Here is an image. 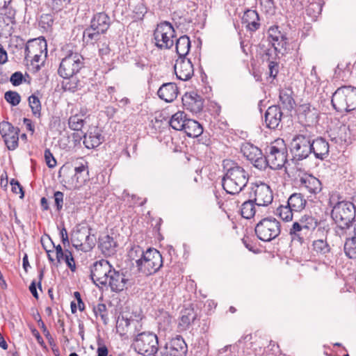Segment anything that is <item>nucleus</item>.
I'll use <instances>...</instances> for the list:
<instances>
[{
    "label": "nucleus",
    "mask_w": 356,
    "mask_h": 356,
    "mask_svg": "<svg viewBox=\"0 0 356 356\" xmlns=\"http://www.w3.org/2000/svg\"><path fill=\"white\" fill-rule=\"evenodd\" d=\"M222 166L225 172L222 178L223 189L231 195L238 194L248 182V173L243 167L230 159L223 160Z\"/></svg>",
    "instance_id": "obj_1"
},
{
    "label": "nucleus",
    "mask_w": 356,
    "mask_h": 356,
    "mask_svg": "<svg viewBox=\"0 0 356 356\" xmlns=\"http://www.w3.org/2000/svg\"><path fill=\"white\" fill-rule=\"evenodd\" d=\"M134 253L140 254V258L136 259V266L138 270L145 275L156 273L163 266L162 255L154 248H149L144 252L140 246H135L129 252L131 259H135Z\"/></svg>",
    "instance_id": "obj_2"
},
{
    "label": "nucleus",
    "mask_w": 356,
    "mask_h": 356,
    "mask_svg": "<svg viewBox=\"0 0 356 356\" xmlns=\"http://www.w3.org/2000/svg\"><path fill=\"white\" fill-rule=\"evenodd\" d=\"M287 148L284 140L277 138L265 148V170L282 168L287 162Z\"/></svg>",
    "instance_id": "obj_3"
},
{
    "label": "nucleus",
    "mask_w": 356,
    "mask_h": 356,
    "mask_svg": "<svg viewBox=\"0 0 356 356\" xmlns=\"http://www.w3.org/2000/svg\"><path fill=\"white\" fill-rule=\"evenodd\" d=\"M318 225L317 220L312 216L304 215L294 222L289 230L292 242L303 244L309 240Z\"/></svg>",
    "instance_id": "obj_4"
},
{
    "label": "nucleus",
    "mask_w": 356,
    "mask_h": 356,
    "mask_svg": "<svg viewBox=\"0 0 356 356\" xmlns=\"http://www.w3.org/2000/svg\"><path fill=\"white\" fill-rule=\"evenodd\" d=\"M332 105L338 112H348L356 108V88L341 86L332 94Z\"/></svg>",
    "instance_id": "obj_5"
},
{
    "label": "nucleus",
    "mask_w": 356,
    "mask_h": 356,
    "mask_svg": "<svg viewBox=\"0 0 356 356\" xmlns=\"http://www.w3.org/2000/svg\"><path fill=\"white\" fill-rule=\"evenodd\" d=\"M131 348L143 356H156L159 350V340L152 332H143L138 334L131 344Z\"/></svg>",
    "instance_id": "obj_6"
},
{
    "label": "nucleus",
    "mask_w": 356,
    "mask_h": 356,
    "mask_svg": "<svg viewBox=\"0 0 356 356\" xmlns=\"http://www.w3.org/2000/svg\"><path fill=\"white\" fill-rule=\"evenodd\" d=\"M313 135L307 130L295 135L290 143V151L294 161H302L311 154Z\"/></svg>",
    "instance_id": "obj_7"
},
{
    "label": "nucleus",
    "mask_w": 356,
    "mask_h": 356,
    "mask_svg": "<svg viewBox=\"0 0 356 356\" xmlns=\"http://www.w3.org/2000/svg\"><path fill=\"white\" fill-rule=\"evenodd\" d=\"M254 232L259 240L270 242L280 234L281 225L275 218H264L257 223Z\"/></svg>",
    "instance_id": "obj_8"
},
{
    "label": "nucleus",
    "mask_w": 356,
    "mask_h": 356,
    "mask_svg": "<svg viewBox=\"0 0 356 356\" xmlns=\"http://www.w3.org/2000/svg\"><path fill=\"white\" fill-rule=\"evenodd\" d=\"M84 67V58L77 52L71 51L63 58L60 63L58 73L62 78L76 75Z\"/></svg>",
    "instance_id": "obj_9"
},
{
    "label": "nucleus",
    "mask_w": 356,
    "mask_h": 356,
    "mask_svg": "<svg viewBox=\"0 0 356 356\" xmlns=\"http://www.w3.org/2000/svg\"><path fill=\"white\" fill-rule=\"evenodd\" d=\"M175 30L172 25L166 21L159 24L154 31V43L160 49H169L173 44L176 38Z\"/></svg>",
    "instance_id": "obj_10"
},
{
    "label": "nucleus",
    "mask_w": 356,
    "mask_h": 356,
    "mask_svg": "<svg viewBox=\"0 0 356 356\" xmlns=\"http://www.w3.org/2000/svg\"><path fill=\"white\" fill-rule=\"evenodd\" d=\"M331 217L335 223H351L355 219V207L348 201H339L332 206Z\"/></svg>",
    "instance_id": "obj_11"
},
{
    "label": "nucleus",
    "mask_w": 356,
    "mask_h": 356,
    "mask_svg": "<svg viewBox=\"0 0 356 356\" xmlns=\"http://www.w3.org/2000/svg\"><path fill=\"white\" fill-rule=\"evenodd\" d=\"M113 266L106 259L95 261L90 266V277L93 282L106 286L107 277Z\"/></svg>",
    "instance_id": "obj_12"
},
{
    "label": "nucleus",
    "mask_w": 356,
    "mask_h": 356,
    "mask_svg": "<svg viewBox=\"0 0 356 356\" xmlns=\"http://www.w3.org/2000/svg\"><path fill=\"white\" fill-rule=\"evenodd\" d=\"M241 151L256 168L265 170V155L259 147L250 143H245L241 145Z\"/></svg>",
    "instance_id": "obj_13"
},
{
    "label": "nucleus",
    "mask_w": 356,
    "mask_h": 356,
    "mask_svg": "<svg viewBox=\"0 0 356 356\" xmlns=\"http://www.w3.org/2000/svg\"><path fill=\"white\" fill-rule=\"evenodd\" d=\"M19 134V129L9 122L3 121L0 123V134L9 150H15L18 147Z\"/></svg>",
    "instance_id": "obj_14"
},
{
    "label": "nucleus",
    "mask_w": 356,
    "mask_h": 356,
    "mask_svg": "<svg viewBox=\"0 0 356 356\" xmlns=\"http://www.w3.org/2000/svg\"><path fill=\"white\" fill-rule=\"evenodd\" d=\"M251 190L250 197H252L253 194V200L258 208L266 207L273 202V191L266 184H256L251 188Z\"/></svg>",
    "instance_id": "obj_15"
},
{
    "label": "nucleus",
    "mask_w": 356,
    "mask_h": 356,
    "mask_svg": "<svg viewBox=\"0 0 356 356\" xmlns=\"http://www.w3.org/2000/svg\"><path fill=\"white\" fill-rule=\"evenodd\" d=\"M187 345L181 336H177L167 343L156 356H186Z\"/></svg>",
    "instance_id": "obj_16"
},
{
    "label": "nucleus",
    "mask_w": 356,
    "mask_h": 356,
    "mask_svg": "<svg viewBox=\"0 0 356 356\" xmlns=\"http://www.w3.org/2000/svg\"><path fill=\"white\" fill-rule=\"evenodd\" d=\"M298 119L305 125H313L318 120L319 112L311 104H302L298 108Z\"/></svg>",
    "instance_id": "obj_17"
},
{
    "label": "nucleus",
    "mask_w": 356,
    "mask_h": 356,
    "mask_svg": "<svg viewBox=\"0 0 356 356\" xmlns=\"http://www.w3.org/2000/svg\"><path fill=\"white\" fill-rule=\"evenodd\" d=\"M128 281L122 272L115 270L113 267L107 277L106 286H109L113 292L119 293L127 288Z\"/></svg>",
    "instance_id": "obj_18"
},
{
    "label": "nucleus",
    "mask_w": 356,
    "mask_h": 356,
    "mask_svg": "<svg viewBox=\"0 0 356 356\" xmlns=\"http://www.w3.org/2000/svg\"><path fill=\"white\" fill-rule=\"evenodd\" d=\"M184 108L193 113H198L202 111L204 99L195 92H186L182 97Z\"/></svg>",
    "instance_id": "obj_19"
},
{
    "label": "nucleus",
    "mask_w": 356,
    "mask_h": 356,
    "mask_svg": "<svg viewBox=\"0 0 356 356\" xmlns=\"http://www.w3.org/2000/svg\"><path fill=\"white\" fill-rule=\"evenodd\" d=\"M174 68L177 77L180 80L188 81L193 76V65L191 61L186 58H179Z\"/></svg>",
    "instance_id": "obj_20"
},
{
    "label": "nucleus",
    "mask_w": 356,
    "mask_h": 356,
    "mask_svg": "<svg viewBox=\"0 0 356 356\" xmlns=\"http://www.w3.org/2000/svg\"><path fill=\"white\" fill-rule=\"evenodd\" d=\"M300 188L305 189L311 195H316L322 191L321 181L311 174H305L299 179Z\"/></svg>",
    "instance_id": "obj_21"
},
{
    "label": "nucleus",
    "mask_w": 356,
    "mask_h": 356,
    "mask_svg": "<svg viewBox=\"0 0 356 356\" xmlns=\"http://www.w3.org/2000/svg\"><path fill=\"white\" fill-rule=\"evenodd\" d=\"M283 113L281 108L277 105L271 106L268 108L265 113V124L267 128L276 129L280 126Z\"/></svg>",
    "instance_id": "obj_22"
},
{
    "label": "nucleus",
    "mask_w": 356,
    "mask_h": 356,
    "mask_svg": "<svg viewBox=\"0 0 356 356\" xmlns=\"http://www.w3.org/2000/svg\"><path fill=\"white\" fill-rule=\"evenodd\" d=\"M330 146L325 139L322 137L314 138L313 135L311 143V153H313L315 157L320 160H324L329 154Z\"/></svg>",
    "instance_id": "obj_23"
},
{
    "label": "nucleus",
    "mask_w": 356,
    "mask_h": 356,
    "mask_svg": "<svg viewBox=\"0 0 356 356\" xmlns=\"http://www.w3.org/2000/svg\"><path fill=\"white\" fill-rule=\"evenodd\" d=\"M268 38L273 45L286 48L288 38L286 34L278 26H272L268 30Z\"/></svg>",
    "instance_id": "obj_24"
},
{
    "label": "nucleus",
    "mask_w": 356,
    "mask_h": 356,
    "mask_svg": "<svg viewBox=\"0 0 356 356\" xmlns=\"http://www.w3.org/2000/svg\"><path fill=\"white\" fill-rule=\"evenodd\" d=\"M242 24L251 32L257 31L261 26L260 17L257 11L251 9L245 11L242 17Z\"/></svg>",
    "instance_id": "obj_25"
},
{
    "label": "nucleus",
    "mask_w": 356,
    "mask_h": 356,
    "mask_svg": "<svg viewBox=\"0 0 356 356\" xmlns=\"http://www.w3.org/2000/svg\"><path fill=\"white\" fill-rule=\"evenodd\" d=\"M98 248L105 257H111L116 253L118 243L112 236L105 235L99 238Z\"/></svg>",
    "instance_id": "obj_26"
},
{
    "label": "nucleus",
    "mask_w": 356,
    "mask_h": 356,
    "mask_svg": "<svg viewBox=\"0 0 356 356\" xmlns=\"http://www.w3.org/2000/svg\"><path fill=\"white\" fill-rule=\"evenodd\" d=\"M104 141V136L98 127H93L88 133L83 134V144L88 149L98 147Z\"/></svg>",
    "instance_id": "obj_27"
},
{
    "label": "nucleus",
    "mask_w": 356,
    "mask_h": 356,
    "mask_svg": "<svg viewBox=\"0 0 356 356\" xmlns=\"http://www.w3.org/2000/svg\"><path fill=\"white\" fill-rule=\"evenodd\" d=\"M157 95L165 102H172L178 95V88L175 83H165L159 88Z\"/></svg>",
    "instance_id": "obj_28"
},
{
    "label": "nucleus",
    "mask_w": 356,
    "mask_h": 356,
    "mask_svg": "<svg viewBox=\"0 0 356 356\" xmlns=\"http://www.w3.org/2000/svg\"><path fill=\"white\" fill-rule=\"evenodd\" d=\"M111 18L104 12L95 14L90 21V26L100 33H105L111 26Z\"/></svg>",
    "instance_id": "obj_29"
},
{
    "label": "nucleus",
    "mask_w": 356,
    "mask_h": 356,
    "mask_svg": "<svg viewBox=\"0 0 356 356\" xmlns=\"http://www.w3.org/2000/svg\"><path fill=\"white\" fill-rule=\"evenodd\" d=\"M47 50V43L45 40H29L25 46L24 54L26 56H30V55H42L44 51ZM44 54H47V51H45Z\"/></svg>",
    "instance_id": "obj_30"
},
{
    "label": "nucleus",
    "mask_w": 356,
    "mask_h": 356,
    "mask_svg": "<svg viewBox=\"0 0 356 356\" xmlns=\"http://www.w3.org/2000/svg\"><path fill=\"white\" fill-rule=\"evenodd\" d=\"M293 92L292 89L289 88H283L280 90V101L283 106V108L287 110L288 111H291L296 105V102L293 97Z\"/></svg>",
    "instance_id": "obj_31"
},
{
    "label": "nucleus",
    "mask_w": 356,
    "mask_h": 356,
    "mask_svg": "<svg viewBox=\"0 0 356 356\" xmlns=\"http://www.w3.org/2000/svg\"><path fill=\"white\" fill-rule=\"evenodd\" d=\"M287 204L295 212H300L305 209L307 200L302 193H294L288 198Z\"/></svg>",
    "instance_id": "obj_32"
},
{
    "label": "nucleus",
    "mask_w": 356,
    "mask_h": 356,
    "mask_svg": "<svg viewBox=\"0 0 356 356\" xmlns=\"http://www.w3.org/2000/svg\"><path fill=\"white\" fill-rule=\"evenodd\" d=\"M197 318V314L193 308L188 307L181 312V316L179 323V327L183 330H187L191 323H194Z\"/></svg>",
    "instance_id": "obj_33"
},
{
    "label": "nucleus",
    "mask_w": 356,
    "mask_h": 356,
    "mask_svg": "<svg viewBox=\"0 0 356 356\" xmlns=\"http://www.w3.org/2000/svg\"><path fill=\"white\" fill-rule=\"evenodd\" d=\"M188 137L196 138L203 132L202 125L196 120L188 119L183 130Z\"/></svg>",
    "instance_id": "obj_34"
},
{
    "label": "nucleus",
    "mask_w": 356,
    "mask_h": 356,
    "mask_svg": "<svg viewBox=\"0 0 356 356\" xmlns=\"http://www.w3.org/2000/svg\"><path fill=\"white\" fill-rule=\"evenodd\" d=\"M175 48L179 58H185L191 48L189 37L186 35L180 36L176 40Z\"/></svg>",
    "instance_id": "obj_35"
},
{
    "label": "nucleus",
    "mask_w": 356,
    "mask_h": 356,
    "mask_svg": "<svg viewBox=\"0 0 356 356\" xmlns=\"http://www.w3.org/2000/svg\"><path fill=\"white\" fill-rule=\"evenodd\" d=\"M15 11L14 10H10L5 14L0 15V32L3 31H10L12 29L10 24H15Z\"/></svg>",
    "instance_id": "obj_36"
},
{
    "label": "nucleus",
    "mask_w": 356,
    "mask_h": 356,
    "mask_svg": "<svg viewBox=\"0 0 356 356\" xmlns=\"http://www.w3.org/2000/svg\"><path fill=\"white\" fill-rule=\"evenodd\" d=\"M187 120L186 115L184 111H178L172 115L169 124L173 129L182 131Z\"/></svg>",
    "instance_id": "obj_37"
},
{
    "label": "nucleus",
    "mask_w": 356,
    "mask_h": 356,
    "mask_svg": "<svg viewBox=\"0 0 356 356\" xmlns=\"http://www.w3.org/2000/svg\"><path fill=\"white\" fill-rule=\"evenodd\" d=\"M259 209L253 200H248L245 201L241 208V214L245 219L253 218Z\"/></svg>",
    "instance_id": "obj_38"
},
{
    "label": "nucleus",
    "mask_w": 356,
    "mask_h": 356,
    "mask_svg": "<svg viewBox=\"0 0 356 356\" xmlns=\"http://www.w3.org/2000/svg\"><path fill=\"white\" fill-rule=\"evenodd\" d=\"M260 11L266 17H272L275 15L277 6L275 0H258Z\"/></svg>",
    "instance_id": "obj_39"
},
{
    "label": "nucleus",
    "mask_w": 356,
    "mask_h": 356,
    "mask_svg": "<svg viewBox=\"0 0 356 356\" xmlns=\"http://www.w3.org/2000/svg\"><path fill=\"white\" fill-rule=\"evenodd\" d=\"M102 34L103 33L90 25L83 31V41L87 44H93L100 39Z\"/></svg>",
    "instance_id": "obj_40"
},
{
    "label": "nucleus",
    "mask_w": 356,
    "mask_h": 356,
    "mask_svg": "<svg viewBox=\"0 0 356 356\" xmlns=\"http://www.w3.org/2000/svg\"><path fill=\"white\" fill-rule=\"evenodd\" d=\"M286 50V48L281 47L280 46L275 44H271L270 48H268L266 50H265L264 56L268 62L270 60L276 61V60L280 58L279 54H281L283 55Z\"/></svg>",
    "instance_id": "obj_41"
},
{
    "label": "nucleus",
    "mask_w": 356,
    "mask_h": 356,
    "mask_svg": "<svg viewBox=\"0 0 356 356\" xmlns=\"http://www.w3.org/2000/svg\"><path fill=\"white\" fill-rule=\"evenodd\" d=\"M63 79L64 80L62 81V88L64 91L74 92L75 91L81 89V82L74 76L68 78H63Z\"/></svg>",
    "instance_id": "obj_42"
},
{
    "label": "nucleus",
    "mask_w": 356,
    "mask_h": 356,
    "mask_svg": "<svg viewBox=\"0 0 356 356\" xmlns=\"http://www.w3.org/2000/svg\"><path fill=\"white\" fill-rule=\"evenodd\" d=\"M86 229L76 230L72 236V245L77 250H84V239L86 238Z\"/></svg>",
    "instance_id": "obj_43"
},
{
    "label": "nucleus",
    "mask_w": 356,
    "mask_h": 356,
    "mask_svg": "<svg viewBox=\"0 0 356 356\" xmlns=\"http://www.w3.org/2000/svg\"><path fill=\"white\" fill-rule=\"evenodd\" d=\"M312 250L317 254L326 256L330 252L331 248L325 240L318 239L313 241Z\"/></svg>",
    "instance_id": "obj_44"
},
{
    "label": "nucleus",
    "mask_w": 356,
    "mask_h": 356,
    "mask_svg": "<svg viewBox=\"0 0 356 356\" xmlns=\"http://www.w3.org/2000/svg\"><path fill=\"white\" fill-rule=\"evenodd\" d=\"M345 254L350 259H356V237L350 236L346 239L343 246Z\"/></svg>",
    "instance_id": "obj_45"
},
{
    "label": "nucleus",
    "mask_w": 356,
    "mask_h": 356,
    "mask_svg": "<svg viewBox=\"0 0 356 356\" xmlns=\"http://www.w3.org/2000/svg\"><path fill=\"white\" fill-rule=\"evenodd\" d=\"M293 212L295 211L286 204V205H280L277 207L275 214L278 215L283 220L289 222L293 220Z\"/></svg>",
    "instance_id": "obj_46"
},
{
    "label": "nucleus",
    "mask_w": 356,
    "mask_h": 356,
    "mask_svg": "<svg viewBox=\"0 0 356 356\" xmlns=\"http://www.w3.org/2000/svg\"><path fill=\"white\" fill-rule=\"evenodd\" d=\"M323 3L321 1L311 2L306 8L307 15L313 19L317 18L322 12Z\"/></svg>",
    "instance_id": "obj_47"
},
{
    "label": "nucleus",
    "mask_w": 356,
    "mask_h": 356,
    "mask_svg": "<svg viewBox=\"0 0 356 356\" xmlns=\"http://www.w3.org/2000/svg\"><path fill=\"white\" fill-rule=\"evenodd\" d=\"M28 100L33 115L36 118H40L42 106L39 98L33 94L29 97Z\"/></svg>",
    "instance_id": "obj_48"
},
{
    "label": "nucleus",
    "mask_w": 356,
    "mask_h": 356,
    "mask_svg": "<svg viewBox=\"0 0 356 356\" xmlns=\"http://www.w3.org/2000/svg\"><path fill=\"white\" fill-rule=\"evenodd\" d=\"M92 310L96 317L99 316L104 325L108 324V316L107 308L105 304L98 303L93 307Z\"/></svg>",
    "instance_id": "obj_49"
},
{
    "label": "nucleus",
    "mask_w": 356,
    "mask_h": 356,
    "mask_svg": "<svg viewBox=\"0 0 356 356\" xmlns=\"http://www.w3.org/2000/svg\"><path fill=\"white\" fill-rule=\"evenodd\" d=\"M85 123L83 116L78 114L72 115L68 120L69 127L72 130L81 131Z\"/></svg>",
    "instance_id": "obj_50"
},
{
    "label": "nucleus",
    "mask_w": 356,
    "mask_h": 356,
    "mask_svg": "<svg viewBox=\"0 0 356 356\" xmlns=\"http://www.w3.org/2000/svg\"><path fill=\"white\" fill-rule=\"evenodd\" d=\"M44 268L40 269L38 284H36V282L35 280H33L29 286L30 292L31 293L33 296L36 299L38 298V291L36 289V285H38L39 289H40V290L42 289V280L44 277Z\"/></svg>",
    "instance_id": "obj_51"
},
{
    "label": "nucleus",
    "mask_w": 356,
    "mask_h": 356,
    "mask_svg": "<svg viewBox=\"0 0 356 356\" xmlns=\"http://www.w3.org/2000/svg\"><path fill=\"white\" fill-rule=\"evenodd\" d=\"M6 101L13 106H17L21 102V96L16 91L8 90L4 94Z\"/></svg>",
    "instance_id": "obj_52"
},
{
    "label": "nucleus",
    "mask_w": 356,
    "mask_h": 356,
    "mask_svg": "<svg viewBox=\"0 0 356 356\" xmlns=\"http://www.w3.org/2000/svg\"><path fill=\"white\" fill-rule=\"evenodd\" d=\"M74 178L76 179V182L81 183L84 181L86 178H85L83 176H82V174L83 172H86L88 175V166L87 163L86 164L81 163L80 165L75 167L74 168Z\"/></svg>",
    "instance_id": "obj_53"
},
{
    "label": "nucleus",
    "mask_w": 356,
    "mask_h": 356,
    "mask_svg": "<svg viewBox=\"0 0 356 356\" xmlns=\"http://www.w3.org/2000/svg\"><path fill=\"white\" fill-rule=\"evenodd\" d=\"M90 229H86V238L84 239L85 251L92 249L95 244L96 238L95 235H91Z\"/></svg>",
    "instance_id": "obj_54"
},
{
    "label": "nucleus",
    "mask_w": 356,
    "mask_h": 356,
    "mask_svg": "<svg viewBox=\"0 0 356 356\" xmlns=\"http://www.w3.org/2000/svg\"><path fill=\"white\" fill-rule=\"evenodd\" d=\"M336 225L334 228L335 234L339 237H342L346 234L347 231L350 229L352 224L344 222V225L342 223H336Z\"/></svg>",
    "instance_id": "obj_55"
},
{
    "label": "nucleus",
    "mask_w": 356,
    "mask_h": 356,
    "mask_svg": "<svg viewBox=\"0 0 356 356\" xmlns=\"http://www.w3.org/2000/svg\"><path fill=\"white\" fill-rule=\"evenodd\" d=\"M44 159H45L47 165L49 168H53L56 165V163H57L56 160L54 158V156H53V154L51 152L49 149H46L44 150Z\"/></svg>",
    "instance_id": "obj_56"
},
{
    "label": "nucleus",
    "mask_w": 356,
    "mask_h": 356,
    "mask_svg": "<svg viewBox=\"0 0 356 356\" xmlns=\"http://www.w3.org/2000/svg\"><path fill=\"white\" fill-rule=\"evenodd\" d=\"M64 261H65L67 267L72 272H74L76 270V265H75L74 259L72 256V252L68 250H66V254H65Z\"/></svg>",
    "instance_id": "obj_57"
},
{
    "label": "nucleus",
    "mask_w": 356,
    "mask_h": 356,
    "mask_svg": "<svg viewBox=\"0 0 356 356\" xmlns=\"http://www.w3.org/2000/svg\"><path fill=\"white\" fill-rule=\"evenodd\" d=\"M24 81V76L21 72H14L10 78V81L14 86H18L22 83Z\"/></svg>",
    "instance_id": "obj_58"
},
{
    "label": "nucleus",
    "mask_w": 356,
    "mask_h": 356,
    "mask_svg": "<svg viewBox=\"0 0 356 356\" xmlns=\"http://www.w3.org/2000/svg\"><path fill=\"white\" fill-rule=\"evenodd\" d=\"M269 76L275 79L279 72V64L277 61L270 60L268 62Z\"/></svg>",
    "instance_id": "obj_59"
},
{
    "label": "nucleus",
    "mask_w": 356,
    "mask_h": 356,
    "mask_svg": "<svg viewBox=\"0 0 356 356\" xmlns=\"http://www.w3.org/2000/svg\"><path fill=\"white\" fill-rule=\"evenodd\" d=\"M10 185L12 186V191L16 194H20V198H23L24 193L22 186L20 185L17 180L13 179L10 181Z\"/></svg>",
    "instance_id": "obj_60"
},
{
    "label": "nucleus",
    "mask_w": 356,
    "mask_h": 356,
    "mask_svg": "<svg viewBox=\"0 0 356 356\" xmlns=\"http://www.w3.org/2000/svg\"><path fill=\"white\" fill-rule=\"evenodd\" d=\"M63 193L60 191H56L54 193V201L56 209L60 211L63 209Z\"/></svg>",
    "instance_id": "obj_61"
},
{
    "label": "nucleus",
    "mask_w": 356,
    "mask_h": 356,
    "mask_svg": "<svg viewBox=\"0 0 356 356\" xmlns=\"http://www.w3.org/2000/svg\"><path fill=\"white\" fill-rule=\"evenodd\" d=\"M42 55L35 54V55H30V56H24L25 60L27 61H30L32 65H36L37 67H39V62L41 60Z\"/></svg>",
    "instance_id": "obj_62"
},
{
    "label": "nucleus",
    "mask_w": 356,
    "mask_h": 356,
    "mask_svg": "<svg viewBox=\"0 0 356 356\" xmlns=\"http://www.w3.org/2000/svg\"><path fill=\"white\" fill-rule=\"evenodd\" d=\"M40 23L46 24L47 27L53 25L54 20L51 15H42L40 18Z\"/></svg>",
    "instance_id": "obj_63"
},
{
    "label": "nucleus",
    "mask_w": 356,
    "mask_h": 356,
    "mask_svg": "<svg viewBox=\"0 0 356 356\" xmlns=\"http://www.w3.org/2000/svg\"><path fill=\"white\" fill-rule=\"evenodd\" d=\"M74 296L77 301L79 309L81 312H83L85 309V304L81 299L80 293L79 291H75L74 293Z\"/></svg>",
    "instance_id": "obj_64"
}]
</instances>
